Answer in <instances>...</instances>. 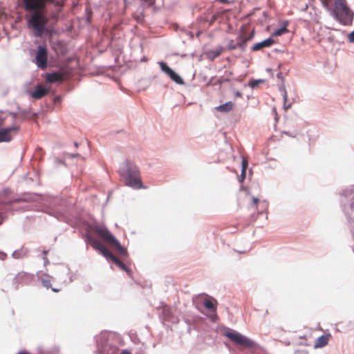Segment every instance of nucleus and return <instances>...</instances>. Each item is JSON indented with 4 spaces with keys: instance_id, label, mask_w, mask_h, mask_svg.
<instances>
[{
    "instance_id": "1",
    "label": "nucleus",
    "mask_w": 354,
    "mask_h": 354,
    "mask_svg": "<svg viewBox=\"0 0 354 354\" xmlns=\"http://www.w3.org/2000/svg\"><path fill=\"white\" fill-rule=\"evenodd\" d=\"M48 2L53 3L59 7L64 4L63 0H22L23 8L30 13L27 19L28 27L33 30L35 37H41L47 31L46 26L48 19L45 10Z\"/></svg>"
},
{
    "instance_id": "2",
    "label": "nucleus",
    "mask_w": 354,
    "mask_h": 354,
    "mask_svg": "<svg viewBox=\"0 0 354 354\" xmlns=\"http://www.w3.org/2000/svg\"><path fill=\"white\" fill-rule=\"evenodd\" d=\"M335 20L347 26L352 23L353 14L348 7L346 0H320Z\"/></svg>"
},
{
    "instance_id": "3",
    "label": "nucleus",
    "mask_w": 354,
    "mask_h": 354,
    "mask_svg": "<svg viewBox=\"0 0 354 354\" xmlns=\"http://www.w3.org/2000/svg\"><path fill=\"white\" fill-rule=\"evenodd\" d=\"M120 174L125 184L135 189L144 188L138 167L131 162H126L120 169Z\"/></svg>"
},
{
    "instance_id": "4",
    "label": "nucleus",
    "mask_w": 354,
    "mask_h": 354,
    "mask_svg": "<svg viewBox=\"0 0 354 354\" xmlns=\"http://www.w3.org/2000/svg\"><path fill=\"white\" fill-rule=\"evenodd\" d=\"M92 230L107 244L111 247L115 248L120 255L124 257L128 255L127 249L120 245L119 241L105 226L100 224H94L92 227Z\"/></svg>"
},
{
    "instance_id": "5",
    "label": "nucleus",
    "mask_w": 354,
    "mask_h": 354,
    "mask_svg": "<svg viewBox=\"0 0 354 354\" xmlns=\"http://www.w3.org/2000/svg\"><path fill=\"white\" fill-rule=\"evenodd\" d=\"M231 341L244 348H253L255 344L253 341L236 332H228L225 334Z\"/></svg>"
},
{
    "instance_id": "6",
    "label": "nucleus",
    "mask_w": 354,
    "mask_h": 354,
    "mask_svg": "<svg viewBox=\"0 0 354 354\" xmlns=\"http://www.w3.org/2000/svg\"><path fill=\"white\" fill-rule=\"evenodd\" d=\"M231 341L244 348H253L255 344L253 341L236 332H228L225 334Z\"/></svg>"
},
{
    "instance_id": "7",
    "label": "nucleus",
    "mask_w": 354,
    "mask_h": 354,
    "mask_svg": "<svg viewBox=\"0 0 354 354\" xmlns=\"http://www.w3.org/2000/svg\"><path fill=\"white\" fill-rule=\"evenodd\" d=\"M48 51L46 47L39 46L35 57V63L41 69L47 67Z\"/></svg>"
},
{
    "instance_id": "8",
    "label": "nucleus",
    "mask_w": 354,
    "mask_h": 354,
    "mask_svg": "<svg viewBox=\"0 0 354 354\" xmlns=\"http://www.w3.org/2000/svg\"><path fill=\"white\" fill-rule=\"evenodd\" d=\"M161 70L165 73L174 82L178 84H183L184 81L180 75L170 68L165 62H159Z\"/></svg>"
},
{
    "instance_id": "9",
    "label": "nucleus",
    "mask_w": 354,
    "mask_h": 354,
    "mask_svg": "<svg viewBox=\"0 0 354 354\" xmlns=\"http://www.w3.org/2000/svg\"><path fill=\"white\" fill-rule=\"evenodd\" d=\"M89 243L96 250H98L104 257L107 258L111 252L97 239L88 237Z\"/></svg>"
},
{
    "instance_id": "10",
    "label": "nucleus",
    "mask_w": 354,
    "mask_h": 354,
    "mask_svg": "<svg viewBox=\"0 0 354 354\" xmlns=\"http://www.w3.org/2000/svg\"><path fill=\"white\" fill-rule=\"evenodd\" d=\"M17 127H12L6 129H0V142H10L12 140L11 131H16Z\"/></svg>"
},
{
    "instance_id": "11",
    "label": "nucleus",
    "mask_w": 354,
    "mask_h": 354,
    "mask_svg": "<svg viewBox=\"0 0 354 354\" xmlns=\"http://www.w3.org/2000/svg\"><path fill=\"white\" fill-rule=\"evenodd\" d=\"M246 41H247V39H246L245 37L243 35H240L239 37H238L236 38V39L235 41H234V40L229 41L228 45H227V49L234 50L237 47H241L245 45Z\"/></svg>"
},
{
    "instance_id": "12",
    "label": "nucleus",
    "mask_w": 354,
    "mask_h": 354,
    "mask_svg": "<svg viewBox=\"0 0 354 354\" xmlns=\"http://www.w3.org/2000/svg\"><path fill=\"white\" fill-rule=\"evenodd\" d=\"M330 338H331V335L330 333L319 337L315 341L314 347L315 348L324 347L325 346H326L328 344V341Z\"/></svg>"
},
{
    "instance_id": "13",
    "label": "nucleus",
    "mask_w": 354,
    "mask_h": 354,
    "mask_svg": "<svg viewBox=\"0 0 354 354\" xmlns=\"http://www.w3.org/2000/svg\"><path fill=\"white\" fill-rule=\"evenodd\" d=\"M107 259H110L112 261L115 265H117L121 270L125 271L127 273H130V269L123 263L118 258H117L115 255L111 253L106 258Z\"/></svg>"
},
{
    "instance_id": "14",
    "label": "nucleus",
    "mask_w": 354,
    "mask_h": 354,
    "mask_svg": "<svg viewBox=\"0 0 354 354\" xmlns=\"http://www.w3.org/2000/svg\"><path fill=\"white\" fill-rule=\"evenodd\" d=\"M224 48L219 46L215 49L209 50L206 53V57L208 59L213 61L223 52Z\"/></svg>"
},
{
    "instance_id": "15",
    "label": "nucleus",
    "mask_w": 354,
    "mask_h": 354,
    "mask_svg": "<svg viewBox=\"0 0 354 354\" xmlns=\"http://www.w3.org/2000/svg\"><path fill=\"white\" fill-rule=\"evenodd\" d=\"M274 43V39H272L271 38H268L261 42L257 43L256 44H254L252 46V49L254 51L259 50L263 48L269 47V46H272Z\"/></svg>"
},
{
    "instance_id": "16",
    "label": "nucleus",
    "mask_w": 354,
    "mask_h": 354,
    "mask_svg": "<svg viewBox=\"0 0 354 354\" xmlns=\"http://www.w3.org/2000/svg\"><path fill=\"white\" fill-rule=\"evenodd\" d=\"M46 81L50 83L62 82L63 76L62 74L58 73H49L46 75Z\"/></svg>"
},
{
    "instance_id": "17",
    "label": "nucleus",
    "mask_w": 354,
    "mask_h": 354,
    "mask_svg": "<svg viewBox=\"0 0 354 354\" xmlns=\"http://www.w3.org/2000/svg\"><path fill=\"white\" fill-rule=\"evenodd\" d=\"M217 301L213 298L206 299L203 302L204 306L212 311L216 310Z\"/></svg>"
},
{
    "instance_id": "18",
    "label": "nucleus",
    "mask_w": 354,
    "mask_h": 354,
    "mask_svg": "<svg viewBox=\"0 0 354 354\" xmlns=\"http://www.w3.org/2000/svg\"><path fill=\"white\" fill-rule=\"evenodd\" d=\"M47 92L48 91L41 86H38L35 91L32 93L31 96L35 99H40L44 97Z\"/></svg>"
},
{
    "instance_id": "19",
    "label": "nucleus",
    "mask_w": 354,
    "mask_h": 354,
    "mask_svg": "<svg viewBox=\"0 0 354 354\" xmlns=\"http://www.w3.org/2000/svg\"><path fill=\"white\" fill-rule=\"evenodd\" d=\"M234 104L232 102H227L216 107L217 111L221 112H229L234 109Z\"/></svg>"
},
{
    "instance_id": "20",
    "label": "nucleus",
    "mask_w": 354,
    "mask_h": 354,
    "mask_svg": "<svg viewBox=\"0 0 354 354\" xmlns=\"http://www.w3.org/2000/svg\"><path fill=\"white\" fill-rule=\"evenodd\" d=\"M287 25L288 24L286 23L285 26H283L282 28L276 30L274 32L272 33V36L278 37L288 32V30L287 29Z\"/></svg>"
},
{
    "instance_id": "21",
    "label": "nucleus",
    "mask_w": 354,
    "mask_h": 354,
    "mask_svg": "<svg viewBox=\"0 0 354 354\" xmlns=\"http://www.w3.org/2000/svg\"><path fill=\"white\" fill-rule=\"evenodd\" d=\"M41 283L44 287L46 288H50L51 287L50 281L48 279H42Z\"/></svg>"
},
{
    "instance_id": "22",
    "label": "nucleus",
    "mask_w": 354,
    "mask_h": 354,
    "mask_svg": "<svg viewBox=\"0 0 354 354\" xmlns=\"http://www.w3.org/2000/svg\"><path fill=\"white\" fill-rule=\"evenodd\" d=\"M263 82V80H252L250 82L249 85L252 88H255L259 85V83Z\"/></svg>"
},
{
    "instance_id": "23",
    "label": "nucleus",
    "mask_w": 354,
    "mask_h": 354,
    "mask_svg": "<svg viewBox=\"0 0 354 354\" xmlns=\"http://www.w3.org/2000/svg\"><path fill=\"white\" fill-rule=\"evenodd\" d=\"M283 100H284V107L286 109H288L290 107V104H287V98H288V95H287V93L286 91H284V93L283 95Z\"/></svg>"
},
{
    "instance_id": "24",
    "label": "nucleus",
    "mask_w": 354,
    "mask_h": 354,
    "mask_svg": "<svg viewBox=\"0 0 354 354\" xmlns=\"http://www.w3.org/2000/svg\"><path fill=\"white\" fill-rule=\"evenodd\" d=\"M248 167V161L246 160H243V162H242V174L245 175V170H246V168Z\"/></svg>"
},
{
    "instance_id": "25",
    "label": "nucleus",
    "mask_w": 354,
    "mask_h": 354,
    "mask_svg": "<svg viewBox=\"0 0 354 354\" xmlns=\"http://www.w3.org/2000/svg\"><path fill=\"white\" fill-rule=\"evenodd\" d=\"M348 40L350 42L354 43V31L348 35Z\"/></svg>"
},
{
    "instance_id": "26",
    "label": "nucleus",
    "mask_w": 354,
    "mask_h": 354,
    "mask_svg": "<svg viewBox=\"0 0 354 354\" xmlns=\"http://www.w3.org/2000/svg\"><path fill=\"white\" fill-rule=\"evenodd\" d=\"M234 95L236 97H242V93L240 91H236L234 93Z\"/></svg>"
},
{
    "instance_id": "27",
    "label": "nucleus",
    "mask_w": 354,
    "mask_h": 354,
    "mask_svg": "<svg viewBox=\"0 0 354 354\" xmlns=\"http://www.w3.org/2000/svg\"><path fill=\"white\" fill-rule=\"evenodd\" d=\"M252 201H253L254 205L257 206L258 204V202H259V199L257 198H253Z\"/></svg>"
},
{
    "instance_id": "28",
    "label": "nucleus",
    "mask_w": 354,
    "mask_h": 354,
    "mask_svg": "<svg viewBox=\"0 0 354 354\" xmlns=\"http://www.w3.org/2000/svg\"><path fill=\"white\" fill-rule=\"evenodd\" d=\"M217 1H219L221 3H229V1L228 0H216Z\"/></svg>"
},
{
    "instance_id": "29",
    "label": "nucleus",
    "mask_w": 354,
    "mask_h": 354,
    "mask_svg": "<svg viewBox=\"0 0 354 354\" xmlns=\"http://www.w3.org/2000/svg\"><path fill=\"white\" fill-rule=\"evenodd\" d=\"M120 354H131V353L127 350H123Z\"/></svg>"
},
{
    "instance_id": "30",
    "label": "nucleus",
    "mask_w": 354,
    "mask_h": 354,
    "mask_svg": "<svg viewBox=\"0 0 354 354\" xmlns=\"http://www.w3.org/2000/svg\"><path fill=\"white\" fill-rule=\"evenodd\" d=\"M53 291L55 292H58L59 291V289H56V288H52Z\"/></svg>"
},
{
    "instance_id": "31",
    "label": "nucleus",
    "mask_w": 354,
    "mask_h": 354,
    "mask_svg": "<svg viewBox=\"0 0 354 354\" xmlns=\"http://www.w3.org/2000/svg\"><path fill=\"white\" fill-rule=\"evenodd\" d=\"M1 214H2L1 209L0 208V218L1 217Z\"/></svg>"
}]
</instances>
